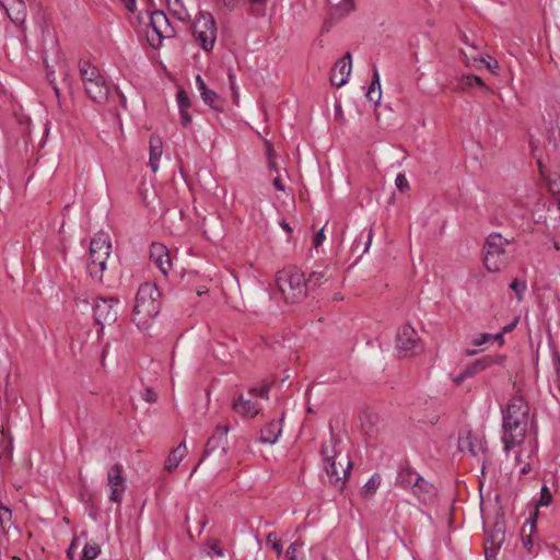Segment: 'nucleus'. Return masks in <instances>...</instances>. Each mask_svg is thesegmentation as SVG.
Wrapping results in <instances>:
<instances>
[{
    "label": "nucleus",
    "instance_id": "f257e3e1",
    "mask_svg": "<svg viewBox=\"0 0 560 560\" xmlns=\"http://www.w3.org/2000/svg\"><path fill=\"white\" fill-rule=\"evenodd\" d=\"M528 411L529 407L522 396L512 397L502 409L501 440L506 454L524 443L528 429Z\"/></svg>",
    "mask_w": 560,
    "mask_h": 560
},
{
    "label": "nucleus",
    "instance_id": "f03ea898",
    "mask_svg": "<svg viewBox=\"0 0 560 560\" xmlns=\"http://www.w3.org/2000/svg\"><path fill=\"white\" fill-rule=\"evenodd\" d=\"M161 310L160 291L155 284L143 283L136 294L132 320L138 327L145 326Z\"/></svg>",
    "mask_w": 560,
    "mask_h": 560
},
{
    "label": "nucleus",
    "instance_id": "7ed1b4c3",
    "mask_svg": "<svg viewBox=\"0 0 560 560\" xmlns=\"http://www.w3.org/2000/svg\"><path fill=\"white\" fill-rule=\"evenodd\" d=\"M277 285L288 303H299L307 295L305 276L299 268L293 266L278 272Z\"/></svg>",
    "mask_w": 560,
    "mask_h": 560
},
{
    "label": "nucleus",
    "instance_id": "20e7f679",
    "mask_svg": "<svg viewBox=\"0 0 560 560\" xmlns=\"http://www.w3.org/2000/svg\"><path fill=\"white\" fill-rule=\"evenodd\" d=\"M112 243L106 233H98L90 243L88 272L97 282L103 281V275L110 255Z\"/></svg>",
    "mask_w": 560,
    "mask_h": 560
},
{
    "label": "nucleus",
    "instance_id": "39448f33",
    "mask_svg": "<svg viewBox=\"0 0 560 560\" xmlns=\"http://www.w3.org/2000/svg\"><path fill=\"white\" fill-rule=\"evenodd\" d=\"M511 241L503 238L501 234H490L485 244L483 262L490 272L502 270L508 261L509 255L504 248Z\"/></svg>",
    "mask_w": 560,
    "mask_h": 560
},
{
    "label": "nucleus",
    "instance_id": "423d86ee",
    "mask_svg": "<svg viewBox=\"0 0 560 560\" xmlns=\"http://www.w3.org/2000/svg\"><path fill=\"white\" fill-rule=\"evenodd\" d=\"M84 90L90 100L98 105H105L107 103L115 104L117 98L121 105L126 107L125 95L119 93L116 89H112L104 75L94 82H89Z\"/></svg>",
    "mask_w": 560,
    "mask_h": 560
},
{
    "label": "nucleus",
    "instance_id": "0eeeda50",
    "mask_svg": "<svg viewBox=\"0 0 560 560\" xmlns=\"http://www.w3.org/2000/svg\"><path fill=\"white\" fill-rule=\"evenodd\" d=\"M192 34L199 40L201 47L209 51L213 48L217 38V26L210 13L200 12L192 23Z\"/></svg>",
    "mask_w": 560,
    "mask_h": 560
},
{
    "label": "nucleus",
    "instance_id": "6e6552de",
    "mask_svg": "<svg viewBox=\"0 0 560 560\" xmlns=\"http://www.w3.org/2000/svg\"><path fill=\"white\" fill-rule=\"evenodd\" d=\"M119 301L115 298H94L92 300L93 317L96 325L103 330L105 325H112L117 320V305Z\"/></svg>",
    "mask_w": 560,
    "mask_h": 560
},
{
    "label": "nucleus",
    "instance_id": "1a4fd4ad",
    "mask_svg": "<svg viewBox=\"0 0 560 560\" xmlns=\"http://www.w3.org/2000/svg\"><path fill=\"white\" fill-rule=\"evenodd\" d=\"M150 26L153 31L152 36H148V40L153 48L160 47L164 38H171L175 35L166 14L161 10H155L150 15Z\"/></svg>",
    "mask_w": 560,
    "mask_h": 560
},
{
    "label": "nucleus",
    "instance_id": "9d476101",
    "mask_svg": "<svg viewBox=\"0 0 560 560\" xmlns=\"http://www.w3.org/2000/svg\"><path fill=\"white\" fill-rule=\"evenodd\" d=\"M320 454L323 457L324 469L326 471L329 482L332 486H335L338 490H342L343 486H345V480L350 475V468H351L352 464L350 462H348L347 468L342 469V471H341L342 476H340V474L336 467L335 450L332 447L329 448L328 445L324 444L322 446Z\"/></svg>",
    "mask_w": 560,
    "mask_h": 560
},
{
    "label": "nucleus",
    "instance_id": "9b49d317",
    "mask_svg": "<svg viewBox=\"0 0 560 560\" xmlns=\"http://www.w3.org/2000/svg\"><path fill=\"white\" fill-rule=\"evenodd\" d=\"M230 431L229 424L218 425L212 433V435L208 439L206 443V447L202 454L200 462L195 466L191 474H194L200 463L205 459L206 456L210 455L213 452L219 451L220 456H225L228 454V433Z\"/></svg>",
    "mask_w": 560,
    "mask_h": 560
},
{
    "label": "nucleus",
    "instance_id": "f8f14e48",
    "mask_svg": "<svg viewBox=\"0 0 560 560\" xmlns=\"http://www.w3.org/2000/svg\"><path fill=\"white\" fill-rule=\"evenodd\" d=\"M107 486L110 489L109 501L120 503L126 491V478L120 464H115L108 469Z\"/></svg>",
    "mask_w": 560,
    "mask_h": 560
},
{
    "label": "nucleus",
    "instance_id": "ddd939ff",
    "mask_svg": "<svg viewBox=\"0 0 560 560\" xmlns=\"http://www.w3.org/2000/svg\"><path fill=\"white\" fill-rule=\"evenodd\" d=\"M419 341L417 331L410 325H405L398 329L396 348L404 355L413 353L419 346Z\"/></svg>",
    "mask_w": 560,
    "mask_h": 560
},
{
    "label": "nucleus",
    "instance_id": "4468645a",
    "mask_svg": "<svg viewBox=\"0 0 560 560\" xmlns=\"http://www.w3.org/2000/svg\"><path fill=\"white\" fill-rule=\"evenodd\" d=\"M150 260L156 268H159L163 276H167L172 267V261L168 249L165 245L161 243H153L150 246Z\"/></svg>",
    "mask_w": 560,
    "mask_h": 560
},
{
    "label": "nucleus",
    "instance_id": "2eb2a0df",
    "mask_svg": "<svg viewBox=\"0 0 560 560\" xmlns=\"http://www.w3.org/2000/svg\"><path fill=\"white\" fill-rule=\"evenodd\" d=\"M505 539V523L504 521L497 520L493 524L492 529L488 534L485 550L487 560H489V552H495L499 550Z\"/></svg>",
    "mask_w": 560,
    "mask_h": 560
},
{
    "label": "nucleus",
    "instance_id": "dca6fc26",
    "mask_svg": "<svg viewBox=\"0 0 560 560\" xmlns=\"http://www.w3.org/2000/svg\"><path fill=\"white\" fill-rule=\"evenodd\" d=\"M351 72V54L347 52L339 59L330 73V82L332 85L340 88L345 85Z\"/></svg>",
    "mask_w": 560,
    "mask_h": 560
},
{
    "label": "nucleus",
    "instance_id": "f3484780",
    "mask_svg": "<svg viewBox=\"0 0 560 560\" xmlns=\"http://www.w3.org/2000/svg\"><path fill=\"white\" fill-rule=\"evenodd\" d=\"M486 441L477 435H474L471 431H467L465 435L458 438V450L462 453H469L471 456H476L479 452H486Z\"/></svg>",
    "mask_w": 560,
    "mask_h": 560
},
{
    "label": "nucleus",
    "instance_id": "a211bd4d",
    "mask_svg": "<svg viewBox=\"0 0 560 560\" xmlns=\"http://www.w3.org/2000/svg\"><path fill=\"white\" fill-rule=\"evenodd\" d=\"M411 492L421 503L424 504L432 502L436 497V488L422 476L416 478Z\"/></svg>",
    "mask_w": 560,
    "mask_h": 560
},
{
    "label": "nucleus",
    "instance_id": "6ab92c4d",
    "mask_svg": "<svg viewBox=\"0 0 560 560\" xmlns=\"http://www.w3.org/2000/svg\"><path fill=\"white\" fill-rule=\"evenodd\" d=\"M13 440L9 431L2 425L0 428V469L4 470L12 460Z\"/></svg>",
    "mask_w": 560,
    "mask_h": 560
},
{
    "label": "nucleus",
    "instance_id": "aec40b11",
    "mask_svg": "<svg viewBox=\"0 0 560 560\" xmlns=\"http://www.w3.org/2000/svg\"><path fill=\"white\" fill-rule=\"evenodd\" d=\"M233 410L244 418H254L259 413L260 407L257 402L252 400V397L246 399L240 395L233 402Z\"/></svg>",
    "mask_w": 560,
    "mask_h": 560
},
{
    "label": "nucleus",
    "instance_id": "412c9836",
    "mask_svg": "<svg viewBox=\"0 0 560 560\" xmlns=\"http://www.w3.org/2000/svg\"><path fill=\"white\" fill-rule=\"evenodd\" d=\"M78 70L84 88L89 82H94L103 75L100 69L86 59L79 60Z\"/></svg>",
    "mask_w": 560,
    "mask_h": 560
},
{
    "label": "nucleus",
    "instance_id": "4be33fe9",
    "mask_svg": "<svg viewBox=\"0 0 560 560\" xmlns=\"http://www.w3.org/2000/svg\"><path fill=\"white\" fill-rule=\"evenodd\" d=\"M0 5L3 7L8 13L10 20L19 26H22L26 19V5L25 2H10V5L7 8L2 2Z\"/></svg>",
    "mask_w": 560,
    "mask_h": 560
},
{
    "label": "nucleus",
    "instance_id": "5701e85b",
    "mask_svg": "<svg viewBox=\"0 0 560 560\" xmlns=\"http://www.w3.org/2000/svg\"><path fill=\"white\" fill-rule=\"evenodd\" d=\"M282 431L281 421L272 420L260 431V442L273 444L278 441V438Z\"/></svg>",
    "mask_w": 560,
    "mask_h": 560
},
{
    "label": "nucleus",
    "instance_id": "b1692460",
    "mask_svg": "<svg viewBox=\"0 0 560 560\" xmlns=\"http://www.w3.org/2000/svg\"><path fill=\"white\" fill-rule=\"evenodd\" d=\"M418 477H420V475L410 466L401 467L397 474L396 485L400 488L411 490L413 481H416V478Z\"/></svg>",
    "mask_w": 560,
    "mask_h": 560
},
{
    "label": "nucleus",
    "instance_id": "393cba45",
    "mask_svg": "<svg viewBox=\"0 0 560 560\" xmlns=\"http://www.w3.org/2000/svg\"><path fill=\"white\" fill-rule=\"evenodd\" d=\"M380 422V417L371 411H365L361 417V425L364 433L369 438H374L378 433L377 424Z\"/></svg>",
    "mask_w": 560,
    "mask_h": 560
},
{
    "label": "nucleus",
    "instance_id": "a878e982",
    "mask_svg": "<svg viewBox=\"0 0 560 560\" xmlns=\"http://www.w3.org/2000/svg\"><path fill=\"white\" fill-rule=\"evenodd\" d=\"M540 175L545 178L549 192L560 209V175L546 176L541 162H538Z\"/></svg>",
    "mask_w": 560,
    "mask_h": 560
},
{
    "label": "nucleus",
    "instance_id": "bb28decb",
    "mask_svg": "<svg viewBox=\"0 0 560 560\" xmlns=\"http://www.w3.org/2000/svg\"><path fill=\"white\" fill-rule=\"evenodd\" d=\"M162 140L159 137H151L149 166L153 172H156L159 170V160L162 155Z\"/></svg>",
    "mask_w": 560,
    "mask_h": 560
},
{
    "label": "nucleus",
    "instance_id": "cd10ccee",
    "mask_svg": "<svg viewBox=\"0 0 560 560\" xmlns=\"http://www.w3.org/2000/svg\"><path fill=\"white\" fill-rule=\"evenodd\" d=\"M504 361H505L504 355H500V354L485 355L482 358L477 359L474 362V365L477 369V371L480 373L482 371L490 369L493 365H502L504 363Z\"/></svg>",
    "mask_w": 560,
    "mask_h": 560
},
{
    "label": "nucleus",
    "instance_id": "c85d7f7f",
    "mask_svg": "<svg viewBox=\"0 0 560 560\" xmlns=\"http://www.w3.org/2000/svg\"><path fill=\"white\" fill-rule=\"evenodd\" d=\"M187 450L185 442H182L176 448H174L165 460V469L168 471L174 470L185 456Z\"/></svg>",
    "mask_w": 560,
    "mask_h": 560
},
{
    "label": "nucleus",
    "instance_id": "c756f323",
    "mask_svg": "<svg viewBox=\"0 0 560 560\" xmlns=\"http://www.w3.org/2000/svg\"><path fill=\"white\" fill-rule=\"evenodd\" d=\"M200 96L205 104L210 106L212 109L215 112H223V101L213 90L210 89L209 91L203 92Z\"/></svg>",
    "mask_w": 560,
    "mask_h": 560
},
{
    "label": "nucleus",
    "instance_id": "7c9ffc66",
    "mask_svg": "<svg viewBox=\"0 0 560 560\" xmlns=\"http://www.w3.org/2000/svg\"><path fill=\"white\" fill-rule=\"evenodd\" d=\"M12 524V512L9 508H0V529L5 535Z\"/></svg>",
    "mask_w": 560,
    "mask_h": 560
},
{
    "label": "nucleus",
    "instance_id": "2f4dec72",
    "mask_svg": "<svg viewBox=\"0 0 560 560\" xmlns=\"http://www.w3.org/2000/svg\"><path fill=\"white\" fill-rule=\"evenodd\" d=\"M474 86H481V88H485L487 89V86L485 85L483 81L481 80V78L475 75V74H468V75H463L462 79H460V88L463 90L467 89V88H474Z\"/></svg>",
    "mask_w": 560,
    "mask_h": 560
},
{
    "label": "nucleus",
    "instance_id": "473e14b6",
    "mask_svg": "<svg viewBox=\"0 0 560 560\" xmlns=\"http://www.w3.org/2000/svg\"><path fill=\"white\" fill-rule=\"evenodd\" d=\"M381 485V476L375 474L373 475L368 482L363 487V494L365 497H371L375 493Z\"/></svg>",
    "mask_w": 560,
    "mask_h": 560
},
{
    "label": "nucleus",
    "instance_id": "72a5a7b5",
    "mask_svg": "<svg viewBox=\"0 0 560 560\" xmlns=\"http://www.w3.org/2000/svg\"><path fill=\"white\" fill-rule=\"evenodd\" d=\"M101 552L98 545L85 544L80 560H94Z\"/></svg>",
    "mask_w": 560,
    "mask_h": 560
},
{
    "label": "nucleus",
    "instance_id": "f704fd0d",
    "mask_svg": "<svg viewBox=\"0 0 560 560\" xmlns=\"http://www.w3.org/2000/svg\"><path fill=\"white\" fill-rule=\"evenodd\" d=\"M536 530V517L530 516L523 524L521 528V538H525L527 536H532V534Z\"/></svg>",
    "mask_w": 560,
    "mask_h": 560
},
{
    "label": "nucleus",
    "instance_id": "c9c22d12",
    "mask_svg": "<svg viewBox=\"0 0 560 560\" xmlns=\"http://www.w3.org/2000/svg\"><path fill=\"white\" fill-rule=\"evenodd\" d=\"M206 547H207V553L209 556H217V557H223L224 556V550L221 548L220 544L218 540L215 539H212V540H209L207 544H206Z\"/></svg>",
    "mask_w": 560,
    "mask_h": 560
},
{
    "label": "nucleus",
    "instance_id": "e433bc0d",
    "mask_svg": "<svg viewBox=\"0 0 560 560\" xmlns=\"http://www.w3.org/2000/svg\"><path fill=\"white\" fill-rule=\"evenodd\" d=\"M269 389H270V385L267 384V383H264L262 385H260L258 387H252L248 390V394H249L250 397H257L258 396V397L268 399Z\"/></svg>",
    "mask_w": 560,
    "mask_h": 560
},
{
    "label": "nucleus",
    "instance_id": "4c0bfd02",
    "mask_svg": "<svg viewBox=\"0 0 560 560\" xmlns=\"http://www.w3.org/2000/svg\"><path fill=\"white\" fill-rule=\"evenodd\" d=\"M176 100L179 110L188 109L190 107V100L183 89L177 92Z\"/></svg>",
    "mask_w": 560,
    "mask_h": 560
},
{
    "label": "nucleus",
    "instance_id": "58836bf2",
    "mask_svg": "<svg viewBox=\"0 0 560 560\" xmlns=\"http://www.w3.org/2000/svg\"><path fill=\"white\" fill-rule=\"evenodd\" d=\"M510 288L513 290V292L515 293L517 299L522 300V295H523V293L526 290V282L525 281H521L518 279H514L512 281V283L510 284Z\"/></svg>",
    "mask_w": 560,
    "mask_h": 560
},
{
    "label": "nucleus",
    "instance_id": "ea45409f",
    "mask_svg": "<svg viewBox=\"0 0 560 560\" xmlns=\"http://www.w3.org/2000/svg\"><path fill=\"white\" fill-rule=\"evenodd\" d=\"M267 544L271 545V548L277 552L278 556L282 553V544L277 539L276 533H269L267 535Z\"/></svg>",
    "mask_w": 560,
    "mask_h": 560
},
{
    "label": "nucleus",
    "instance_id": "a19ab883",
    "mask_svg": "<svg viewBox=\"0 0 560 560\" xmlns=\"http://www.w3.org/2000/svg\"><path fill=\"white\" fill-rule=\"evenodd\" d=\"M166 1H167V8L172 12V14L183 21L185 18L182 15L180 10L178 9L179 7H182L180 0H166Z\"/></svg>",
    "mask_w": 560,
    "mask_h": 560
},
{
    "label": "nucleus",
    "instance_id": "79ce46f5",
    "mask_svg": "<svg viewBox=\"0 0 560 560\" xmlns=\"http://www.w3.org/2000/svg\"><path fill=\"white\" fill-rule=\"evenodd\" d=\"M552 500L551 492L549 491L547 486H544L540 491V499L538 501V506H547Z\"/></svg>",
    "mask_w": 560,
    "mask_h": 560
},
{
    "label": "nucleus",
    "instance_id": "37998d69",
    "mask_svg": "<svg viewBox=\"0 0 560 560\" xmlns=\"http://www.w3.org/2000/svg\"><path fill=\"white\" fill-rule=\"evenodd\" d=\"M381 89H368V92L365 94L368 101L374 103L375 105L378 104V102L381 101Z\"/></svg>",
    "mask_w": 560,
    "mask_h": 560
},
{
    "label": "nucleus",
    "instance_id": "c03bdc74",
    "mask_svg": "<svg viewBox=\"0 0 560 560\" xmlns=\"http://www.w3.org/2000/svg\"><path fill=\"white\" fill-rule=\"evenodd\" d=\"M397 189L401 192L409 189V183L404 174H398L395 180Z\"/></svg>",
    "mask_w": 560,
    "mask_h": 560
},
{
    "label": "nucleus",
    "instance_id": "a18cd8bd",
    "mask_svg": "<svg viewBox=\"0 0 560 560\" xmlns=\"http://www.w3.org/2000/svg\"><path fill=\"white\" fill-rule=\"evenodd\" d=\"M324 277V272H317L313 271L310 273L308 278L306 279L307 285L311 284L312 287H319L320 280Z\"/></svg>",
    "mask_w": 560,
    "mask_h": 560
},
{
    "label": "nucleus",
    "instance_id": "49530a36",
    "mask_svg": "<svg viewBox=\"0 0 560 560\" xmlns=\"http://www.w3.org/2000/svg\"><path fill=\"white\" fill-rule=\"evenodd\" d=\"M302 542L294 541L289 546L287 550V557L289 560H296V551L300 547H302Z\"/></svg>",
    "mask_w": 560,
    "mask_h": 560
},
{
    "label": "nucleus",
    "instance_id": "de8ad7c7",
    "mask_svg": "<svg viewBox=\"0 0 560 560\" xmlns=\"http://www.w3.org/2000/svg\"><path fill=\"white\" fill-rule=\"evenodd\" d=\"M75 304L78 307H88L89 305L92 306V302H90V299L86 294H81L75 296Z\"/></svg>",
    "mask_w": 560,
    "mask_h": 560
},
{
    "label": "nucleus",
    "instance_id": "09e8293b",
    "mask_svg": "<svg viewBox=\"0 0 560 560\" xmlns=\"http://www.w3.org/2000/svg\"><path fill=\"white\" fill-rule=\"evenodd\" d=\"M78 542H79V538L78 537H74L70 544V546L68 547L67 549V556L70 560H73L74 559V555H75V551L78 549Z\"/></svg>",
    "mask_w": 560,
    "mask_h": 560
},
{
    "label": "nucleus",
    "instance_id": "8fccbe9b",
    "mask_svg": "<svg viewBox=\"0 0 560 560\" xmlns=\"http://www.w3.org/2000/svg\"><path fill=\"white\" fill-rule=\"evenodd\" d=\"M142 397L149 404L155 402L158 399L156 393L151 388H145Z\"/></svg>",
    "mask_w": 560,
    "mask_h": 560
},
{
    "label": "nucleus",
    "instance_id": "3c124183",
    "mask_svg": "<svg viewBox=\"0 0 560 560\" xmlns=\"http://www.w3.org/2000/svg\"><path fill=\"white\" fill-rule=\"evenodd\" d=\"M492 340V335L491 334H481L479 337L475 338L472 340V345L474 346H481L488 341H491Z\"/></svg>",
    "mask_w": 560,
    "mask_h": 560
},
{
    "label": "nucleus",
    "instance_id": "603ef678",
    "mask_svg": "<svg viewBox=\"0 0 560 560\" xmlns=\"http://www.w3.org/2000/svg\"><path fill=\"white\" fill-rule=\"evenodd\" d=\"M325 240L324 228H322L313 237V245L318 248Z\"/></svg>",
    "mask_w": 560,
    "mask_h": 560
},
{
    "label": "nucleus",
    "instance_id": "864d4df0",
    "mask_svg": "<svg viewBox=\"0 0 560 560\" xmlns=\"http://www.w3.org/2000/svg\"><path fill=\"white\" fill-rule=\"evenodd\" d=\"M180 122L184 127H188L191 124V116L187 112V109H180Z\"/></svg>",
    "mask_w": 560,
    "mask_h": 560
},
{
    "label": "nucleus",
    "instance_id": "5fc2aeb1",
    "mask_svg": "<svg viewBox=\"0 0 560 560\" xmlns=\"http://www.w3.org/2000/svg\"><path fill=\"white\" fill-rule=\"evenodd\" d=\"M196 85H197L198 90L200 91V95H202L203 92L210 90L206 85V83H205L203 79L201 78V75H199V74L196 77Z\"/></svg>",
    "mask_w": 560,
    "mask_h": 560
},
{
    "label": "nucleus",
    "instance_id": "6e6d98bb",
    "mask_svg": "<svg viewBox=\"0 0 560 560\" xmlns=\"http://www.w3.org/2000/svg\"><path fill=\"white\" fill-rule=\"evenodd\" d=\"M196 85H197L198 90L200 91V95H202L203 92L210 90L206 85V83H205L203 79L201 78V75H199V74L196 77Z\"/></svg>",
    "mask_w": 560,
    "mask_h": 560
},
{
    "label": "nucleus",
    "instance_id": "4d7b16f0",
    "mask_svg": "<svg viewBox=\"0 0 560 560\" xmlns=\"http://www.w3.org/2000/svg\"><path fill=\"white\" fill-rule=\"evenodd\" d=\"M229 81H230L231 90L233 93L234 102L237 103L238 95H237L236 86H235V75L232 72L229 73Z\"/></svg>",
    "mask_w": 560,
    "mask_h": 560
},
{
    "label": "nucleus",
    "instance_id": "13d9d810",
    "mask_svg": "<svg viewBox=\"0 0 560 560\" xmlns=\"http://www.w3.org/2000/svg\"><path fill=\"white\" fill-rule=\"evenodd\" d=\"M369 89H381L380 74H378L377 69H374L373 80H372Z\"/></svg>",
    "mask_w": 560,
    "mask_h": 560
},
{
    "label": "nucleus",
    "instance_id": "bf43d9fd",
    "mask_svg": "<svg viewBox=\"0 0 560 560\" xmlns=\"http://www.w3.org/2000/svg\"><path fill=\"white\" fill-rule=\"evenodd\" d=\"M479 372L477 371V369L475 368L474 363H471L470 365H468L465 370H464V376H467V378L469 377H472L475 375H477Z\"/></svg>",
    "mask_w": 560,
    "mask_h": 560
},
{
    "label": "nucleus",
    "instance_id": "052dcab7",
    "mask_svg": "<svg viewBox=\"0 0 560 560\" xmlns=\"http://www.w3.org/2000/svg\"><path fill=\"white\" fill-rule=\"evenodd\" d=\"M517 323H518V317H515L509 325L503 327L502 331L504 334H509V332L513 331L514 328L516 327Z\"/></svg>",
    "mask_w": 560,
    "mask_h": 560
},
{
    "label": "nucleus",
    "instance_id": "680f3d73",
    "mask_svg": "<svg viewBox=\"0 0 560 560\" xmlns=\"http://www.w3.org/2000/svg\"><path fill=\"white\" fill-rule=\"evenodd\" d=\"M372 238H373V230H372V228H370L366 232V242L364 244L363 253L368 252V249L372 243Z\"/></svg>",
    "mask_w": 560,
    "mask_h": 560
},
{
    "label": "nucleus",
    "instance_id": "e2e57ef3",
    "mask_svg": "<svg viewBox=\"0 0 560 560\" xmlns=\"http://www.w3.org/2000/svg\"><path fill=\"white\" fill-rule=\"evenodd\" d=\"M266 154L268 158H275V149L271 142L266 141Z\"/></svg>",
    "mask_w": 560,
    "mask_h": 560
},
{
    "label": "nucleus",
    "instance_id": "0e129e2a",
    "mask_svg": "<svg viewBox=\"0 0 560 560\" xmlns=\"http://www.w3.org/2000/svg\"><path fill=\"white\" fill-rule=\"evenodd\" d=\"M120 1L126 5V8L130 12L135 11V9H136V0H120Z\"/></svg>",
    "mask_w": 560,
    "mask_h": 560
},
{
    "label": "nucleus",
    "instance_id": "69168bd1",
    "mask_svg": "<svg viewBox=\"0 0 560 560\" xmlns=\"http://www.w3.org/2000/svg\"><path fill=\"white\" fill-rule=\"evenodd\" d=\"M522 542L524 545V547L530 551L532 550V547H533V541H532V536H527L525 538H522Z\"/></svg>",
    "mask_w": 560,
    "mask_h": 560
},
{
    "label": "nucleus",
    "instance_id": "338daca9",
    "mask_svg": "<svg viewBox=\"0 0 560 560\" xmlns=\"http://www.w3.org/2000/svg\"><path fill=\"white\" fill-rule=\"evenodd\" d=\"M503 335H504L503 331H501L499 334H495V335H492V340L497 341L500 346H502L503 342H504Z\"/></svg>",
    "mask_w": 560,
    "mask_h": 560
},
{
    "label": "nucleus",
    "instance_id": "774afa93",
    "mask_svg": "<svg viewBox=\"0 0 560 560\" xmlns=\"http://www.w3.org/2000/svg\"><path fill=\"white\" fill-rule=\"evenodd\" d=\"M273 186L277 190H280V191H283L284 190V185L282 184L281 179L279 177H276L273 179Z\"/></svg>",
    "mask_w": 560,
    "mask_h": 560
}]
</instances>
